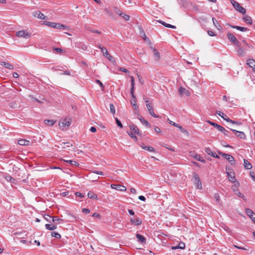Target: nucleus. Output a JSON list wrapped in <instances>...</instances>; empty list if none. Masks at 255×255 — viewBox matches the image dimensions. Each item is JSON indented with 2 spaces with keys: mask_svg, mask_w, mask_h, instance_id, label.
I'll return each instance as SVG.
<instances>
[{
  "mask_svg": "<svg viewBox=\"0 0 255 255\" xmlns=\"http://www.w3.org/2000/svg\"><path fill=\"white\" fill-rule=\"evenodd\" d=\"M219 154L226 159L230 164L233 165L235 164V160L234 157L229 154L224 153L222 152L219 151Z\"/></svg>",
  "mask_w": 255,
  "mask_h": 255,
  "instance_id": "0eeeda50",
  "label": "nucleus"
},
{
  "mask_svg": "<svg viewBox=\"0 0 255 255\" xmlns=\"http://www.w3.org/2000/svg\"><path fill=\"white\" fill-rule=\"evenodd\" d=\"M17 142L20 145H28L30 143L29 140L23 139L18 140Z\"/></svg>",
  "mask_w": 255,
  "mask_h": 255,
  "instance_id": "a878e982",
  "label": "nucleus"
},
{
  "mask_svg": "<svg viewBox=\"0 0 255 255\" xmlns=\"http://www.w3.org/2000/svg\"><path fill=\"white\" fill-rule=\"evenodd\" d=\"M244 165L245 168L247 169H250L252 168V165L251 163L245 159L244 160Z\"/></svg>",
  "mask_w": 255,
  "mask_h": 255,
  "instance_id": "c85d7f7f",
  "label": "nucleus"
},
{
  "mask_svg": "<svg viewBox=\"0 0 255 255\" xmlns=\"http://www.w3.org/2000/svg\"><path fill=\"white\" fill-rule=\"evenodd\" d=\"M130 103H131V105L132 106L134 110H136L138 109V107L136 104V99L135 96H134V98H131V99L130 100Z\"/></svg>",
  "mask_w": 255,
  "mask_h": 255,
  "instance_id": "cd10ccee",
  "label": "nucleus"
},
{
  "mask_svg": "<svg viewBox=\"0 0 255 255\" xmlns=\"http://www.w3.org/2000/svg\"><path fill=\"white\" fill-rule=\"evenodd\" d=\"M134 87H131L130 93V94L131 96V98H134V96H135L134 94Z\"/></svg>",
  "mask_w": 255,
  "mask_h": 255,
  "instance_id": "4d7b16f0",
  "label": "nucleus"
},
{
  "mask_svg": "<svg viewBox=\"0 0 255 255\" xmlns=\"http://www.w3.org/2000/svg\"><path fill=\"white\" fill-rule=\"evenodd\" d=\"M120 16H122L124 18L126 21H128L129 19V15L128 14H126L125 13H123L122 12L120 13Z\"/></svg>",
  "mask_w": 255,
  "mask_h": 255,
  "instance_id": "a18cd8bd",
  "label": "nucleus"
},
{
  "mask_svg": "<svg viewBox=\"0 0 255 255\" xmlns=\"http://www.w3.org/2000/svg\"><path fill=\"white\" fill-rule=\"evenodd\" d=\"M61 146L63 148L68 149L69 150L71 149H74V146L72 143L70 142H62L61 144Z\"/></svg>",
  "mask_w": 255,
  "mask_h": 255,
  "instance_id": "4468645a",
  "label": "nucleus"
},
{
  "mask_svg": "<svg viewBox=\"0 0 255 255\" xmlns=\"http://www.w3.org/2000/svg\"><path fill=\"white\" fill-rule=\"evenodd\" d=\"M16 35L19 37H23L28 38L30 36V33L26 32L25 30H20L16 32Z\"/></svg>",
  "mask_w": 255,
  "mask_h": 255,
  "instance_id": "9d476101",
  "label": "nucleus"
},
{
  "mask_svg": "<svg viewBox=\"0 0 255 255\" xmlns=\"http://www.w3.org/2000/svg\"><path fill=\"white\" fill-rule=\"evenodd\" d=\"M106 58H108V60L110 61L111 62H116L115 59L114 57H113L110 54L108 55V56Z\"/></svg>",
  "mask_w": 255,
  "mask_h": 255,
  "instance_id": "864d4df0",
  "label": "nucleus"
},
{
  "mask_svg": "<svg viewBox=\"0 0 255 255\" xmlns=\"http://www.w3.org/2000/svg\"><path fill=\"white\" fill-rule=\"evenodd\" d=\"M32 15L34 17H37L41 19H44L46 18V16L40 11H35L33 12Z\"/></svg>",
  "mask_w": 255,
  "mask_h": 255,
  "instance_id": "2eb2a0df",
  "label": "nucleus"
},
{
  "mask_svg": "<svg viewBox=\"0 0 255 255\" xmlns=\"http://www.w3.org/2000/svg\"><path fill=\"white\" fill-rule=\"evenodd\" d=\"M55 28L59 29H68L69 28L67 26L61 24L59 23H56Z\"/></svg>",
  "mask_w": 255,
  "mask_h": 255,
  "instance_id": "72a5a7b5",
  "label": "nucleus"
},
{
  "mask_svg": "<svg viewBox=\"0 0 255 255\" xmlns=\"http://www.w3.org/2000/svg\"><path fill=\"white\" fill-rule=\"evenodd\" d=\"M129 128L131 129V130L132 131V132L138 135H140L141 134L139 131L138 128L134 124L130 125L129 126Z\"/></svg>",
  "mask_w": 255,
  "mask_h": 255,
  "instance_id": "dca6fc26",
  "label": "nucleus"
},
{
  "mask_svg": "<svg viewBox=\"0 0 255 255\" xmlns=\"http://www.w3.org/2000/svg\"><path fill=\"white\" fill-rule=\"evenodd\" d=\"M44 123L46 125L51 127L55 123V121L53 120H45Z\"/></svg>",
  "mask_w": 255,
  "mask_h": 255,
  "instance_id": "7c9ffc66",
  "label": "nucleus"
},
{
  "mask_svg": "<svg viewBox=\"0 0 255 255\" xmlns=\"http://www.w3.org/2000/svg\"><path fill=\"white\" fill-rule=\"evenodd\" d=\"M88 197L90 199H93L94 200L98 199L97 195L92 191H89L88 193Z\"/></svg>",
  "mask_w": 255,
  "mask_h": 255,
  "instance_id": "bb28decb",
  "label": "nucleus"
},
{
  "mask_svg": "<svg viewBox=\"0 0 255 255\" xmlns=\"http://www.w3.org/2000/svg\"><path fill=\"white\" fill-rule=\"evenodd\" d=\"M207 32H208V34L211 36H214L216 35V34L215 33V32L212 30H208L207 31Z\"/></svg>",
  "mask_w": 255,
  "mask_h": 255,
  "instance_id": "13d9d810",
  "label": "nucleus"
},
{
  "mask_svg": "<svg viewBox=\"0 0 255 255\" xmlns=\"http://www.w3.org/2000/svg\"><path fill=\"white\" fill-rule=\"evenodd\" d=\"M111 187L113 189L120 191H126V187L120 184H111Z\"/></svg>",
  "mask_w": 255,
  "mask_h": 255,
  "instance_id": "f8f14e48",
  "label": "nucleus"
},
{
  "mask_svg": "<svg viewBox=\"0 0 255 255\" xmlns=\"http://www.w3.org/2000/svg\"><path fill=\"white\" fill-rule=\"evenodd\" d=\"M154 131L157 133H160V129L159 128H158L157 126H155L154 128Z\"/></svg>",
  "mask_w": 255,
  "mask_h": 255,
  "instance_id": "338daca9",
  "label": "nucleus"
},
{
  "mask_svg": "<svg viewBox=\"0 0 255 255\" xmlns=\"http://www.w3.org/2000/svg\"><path fill=\"white\" fill-rule=\"evenodd\" d=\"M150 48L152 50L155 59L156 60H159L160 59V54L158 50L155 47L152 46H150Z\"/></svg>",
  "mask_w": 255,
  "mask_h": 255,
  "instance_id": "f3484780",
  "label": "nucleus"
},
{
  "mask_svg": "<svg viewBox=\"0 0 255 255\" xmlns=\"http://www.w3.org/2000/svg\"><path fill=\"white\" fill-rule=\"evenodd\" d=\"M214 199L216 203H219L220 201V196L219 194L215 193L214 196Z\"/></svg>",
  "mask_w": 255,
  "mask_h": 255,
  "instance_id": "3c124183",
  "label": "nucleus"
},
{
  "mask_svg": "<svg viewBox=\"0 0 255 255\" xmlns=\"http://www.w3.org/2000/svg\"><path fill=\"white\" fill-rule=\"evenodd\" d=\"M205 151L208 154L210 155L212 157L214 156V154L215 152L212 151L210 148L206 147L205 149Z\"/></svg>",
  "mask_w": 255,
  "mask_h": 255,
  "instance_id": "ea45409f",
  "label": "nucleus"
},
{
  "mask_svg": "<svg viewBox=\"0 0 255 255\" xmlns=\"http://www.w3.org/2000/svg\"><path fill=\"white\" fill-rule=\"evenodd\" d=\"M82 212L85 214H88L90 212V211L87 208H83L82 209Z\"/></svg>",
  "mask_w": 255,
  "mask_h": 255,
  "instance_id": "774afa93",
  "label": "nucleus"
},
{
  "mask_svg": "<svg viewBox=\"0 0 255 255\" xmlns=\"http://www.w3.org/2000/svg\"><path fill=\"white\" fill-rule=\"evenodd\" d=\"M136 236L138 239V242H140L141 243H145L146 239L143 236L137 234H136Z\"/></svg>",
  "mask_w": 255,
  "mask_h": 255,
  "instance_id": "2f4dec72",
  "label": "nucleus"
},
{
  "mask_svg": "<svg viewBox=\"0 0 255 255\" xmlns=\"http://www.w3.org/2000/svg\"><path fill=\"white\" fill-rule=\"evenodd\" d=\"M185 244L182 242H180V243H178V246H172L171 247V249L173 250H176L178 249H184L185 248Z\"/></svg>",
  "mask_w": 255,
  "mask_h": 255,
  "instance_id": "5701e85b",
  "label": "nucleus"
},
{
  "mask_svg": "<svg viewBox=\"0 0 255 255\" xmlns=\"http://www.w3.org/2000/svg\"><path fill=\"white\" fill-rule=\"evenodd\" d=\"M96 83L99 84V85L100 86V87L101 88L102 90H104V88H105L103 84L99 80H96Z\"/></svg>",
  "mask_w": 255,
  "mask_h": 255,
  "instance_id": "5fc2aeb1",
  "label": "nucleus"
},
{
  "mask_svg": "<svg viewBox=\"0 0 255 255\" xmlns=\"http://www.w3.org/2000/svg\"><path fill=\"white\" fill-rule=\"evenodd\" d=\"M226 173L228 175L229 180L233 183L237 182L238 181L236 179L235 173L234 172L233 170L228 167H226Z\"/></svg>",
  "mask_w": 255,
  "mask_h": 255,
  "instance_id": "f03ea898",
  "label": "nucleus"
},
{
  "mask_svg": "<svg viewBox=\"0 0 255 255\" xmlns=\"http://www.w3.org/2000/svg\"><path fill=\"white\" fill-rule=\"evenodd\" d=\"M92 172H93L95 174H98V175H104L103 173L101 171L94 170V171H92Z\"/></svg>",
  "mask_w": 255,
  "mask_h": 255,
  "instance_id": "e2e57ef3",
  "label": "nucleus"
},
{
  "mask_svg": "<svg viewBox=\"0 0 255 255\" xmlns=\"http://www.w3.org/2000/svg\"><path fill=\"white\" fill-rule=\"evenodd\" d=\"M45 24L49 27L55 28L56 26V23L51 22L49 21H45Z\"/></svg>",
  "mask_w": 255,
  "mask_h": 255,
  "instance_id": "de8ad7c7",
  "label": "nucleus"
},
{
  "mask_svg": "<svg viewBox=\"0 0 255 255\" xmlns=\"http://www.w3.org/2000/svg\"><path fill=\"white\" fill-rule=\"evenodd\" d=\"M244 21L246 22V23L251 25L253 23L252 18L250 16L246 15L245 14L243 15V17Z\"/></svg>",
  "mask_w": 255,
  "mask_h": 255,
  "instance_id": "6ab92c4d",
  "label": "nucleus"
},
{
  "mask_svg": "<svg viewBox=\"0 0 255 255\" xmlns=\"http://www.w3.org/2000/svg\"><path fill=\"white\" fill-rule=\"evenodd\" d=\"M110 111L113 114H115L116 113L115 106L113 104H110Z\"/></svg>",
  "mask_w": 255,
  "mask_h": 255,
  "instance_id": "603ef678",
  "label": "nucleus"
},
{
  "mask_svg": "<svg viewBox=\"0 0 255 255\" xmlns=\"http://www.w3.org/2000/svg\"><path fill=\"white\" fill-rule=\"evenodd\" d=\"M227 36L229 40L237 47L241 46V43L236 37L231 33H227Z\"/></svg>",
  "mask_w": 255,
  "mask_h": 255,
  "instance_id": "1a4fd4ad",
  "label": "nucleus"
},
{
  "mask_svg": "<svg viewBox=\"0 0 255 255\" xmlns=\"http://www.w3.org/2000/svg\"><path fill=\"white\" fill-rule=\"evenodd\" d=\"M53 50L59 54H63L65 51L60 48H53Z\"/></svg>",
  "mask_w": 255,
  "mask_h": 255,
  "instance_id": "49530a36",
  "label": "nucleus"
},
{
  "mask_svg": "<svg viewBox=\"0 0 255 255\" xmlns=\"http://www.w3.org/2000/svg\"><path fill=\"white\" fill-rule=\"evenodd\" d=\"M99 47L101 49L102 52L103 53V55L106 57H107L108 56V55L110 54L107 49L105 47H102L101 45H100Z\"/></svg>",
  "mask_w": 255,
  "mask_h": 255,
  "instance_id": "c756f323",
  "label": "nucleus"
},
{
  "mask_svg": "<svg viewBox=\"0 0 255 255\" xmlns=\"http://www.w3.org/2000/svg\"><path fill=\"white\" fill-rule=\"evenodd\" d=\"M216 114L220 116V117H221L224 120L226 121V119H227V117L226 116H227L225 115L224 113L221 112L220 111H217Z\"/></svg>",
  "mask_w": 255,
  "mask_h": 255,
  "instance_id": "09e8293b",
  "label": "nucleus"
},
{
  "mask_svg": "<svg viewBox=\"0 0 255 255\" xmlns=\"http://www.w3.org/2000/svg\"><path fill=\"white\" fill-rule=\"evenodd\" d=\"M47 217L49 218H51L52 222L55 223L56 221H63L62 219L58 218L57 217L54 216L52 217L47 215Z\"/></svg>",
  "mask_w": 255,
  "mask_h": 255,
  "instance_id": "a19ab883",
  "label": "nucleus"
},
{
  "mask_svg": "<svg viewBox=\"0 0 255 255\" xmlns=\"http://www.w3.org/2000/svg\"><path fill=\"white\" fill-rule=\"evenodd\" d=\"M230 130L235 134L237 137L243 139H246V136L244 132L238 131L232 128H230Z\"/></svg>",
  "mask_w": 255,
  "mask_h": 255,
  "instance_id": "9b49d317",
  "label": "nucleus"
},
{
  "mask_svg": "<svg viewBox=\"0 0 255 255\" xmlns=\"http://www.w3.org/2000/svg\"><path fill=\"white\" fill-rule=\"evenodd\" d=\"M141 147L145 149V150H147L149 151H150V152H154L155 151V149L153 147H151V146H143V145H141Z\"/></svg>",
  "mask_w": 255,
  "mask_h": 255,
  "instance_id": "58836bf2",
  "label": "nucleus"
},
{
  "mask_svg": "<svg viewBox=\"0 0 255 255\" xmlns=\"http://www.w3.org/2000/svg\"><path fill=\"white\" fill-rule=\"evenodd\" d=\"M51 235L52 237L56 238V239H60L61 238V235L57 232H52Z\"/></svg>",
  "mask_w": 255,
  "mask_h": 255,
  "instance_id": "8fccbe9b",
  "label": "nucleus"
},
{
  "mask_svg": "<svg viewBox=\"0 0 255 255\" xmlns=\"http://www.w3.org/2000/svg\"><path fill=\"white\" fill-rule=\"evenodd\" d=\"M131 78V87H134V80L133 76H130Z\"/></svg>",
  "mask_w": 255,
  "mask_h": 255,
  "instance_id": "69168bd1",
  "label": "nucleus"
},
{
  "mask_svg": "<svg viewBox=\"0 0 255 255\" xmlns=\"http://www.w3.org/2000/svg\"><path fill=\"white\" fill-rule=\"evenodd\" d=\"M0 64L1 66H3V67H4L5 68H7L8 69H13V66L12 64H11L9 63H7L6 62L1 61V62H0Z\"/></svg>",
  "mask_w": 255,
  "mask_h": 255,
  "instance_id": "b1692460",
  "label": "nucleus"
},
{
  "mask_svg": "<svg viewBox=\"0 0 255 255\" xmlns=\"http://www.w3.org/2000/svg\"><path fill=\"white\" fill-rule=\"evenodd\" d=\"M231 3L237 11H239L243 14H246V9L243 7H242L239 2L236 1L235 0H231Z\"/></svg>",
  "mask_w": 255,
  "mask_h": 255,
  "instance_id": "7ed1b4c3",
  "label": "nucleus"
},
{
  "mask_svg": "<svg viewBox=\"0 0 255 255\" xmlns=\"http://www.w3.org/2000/svg\"><path fill=\"white\" fill-rule=\"evenodd\" d=\"M168 122L170 125H173V126L178 128L183 133H187L188 131L185 129L183 128L181 126L178 125V124H176L171 121H170L169 119H168Z\"/></svg>",
  "mask_w": 255,
  "mask_h": 255,
  "instance_id": "ddd939ff",
  "label": "nucleus"
},
{
  "mask_svg": "<svg viewBox=\"0 0 255 255\" xmlns=\"http://www.w3.org/2000/svg\"><path fill=\"white\" fill-rule=\"evenodd\" d=\"M194 157L195 159H196L198 161H199L200 160V159L202 158V157L200 156V155L198 154H196L194 156Z\"/></svg>",
  "mask_w": 255,
  "mask_h": 255,
  "instance_id": "bf43d9fd",
  "label": "nucleus"
},
{
  "mask_svg": "<svg viewBox=\"0 0 255 255\" xmlns=\"http://www.w3.org/2000/svg\"><path fill=\"white\" fill-rule=\"evenodd\" d=\"M246 214L251 218L252 216H254V214L255 213L253 212V211L250 209H246Z\"/></svg>",
  "mask_w": 255,
  "mask_h": 255,
  "instance_id": "79ce46f5",
  "label": "nucleus"
},
{
  "mask_svg": "<svg viewBox=\"0 0 255 255\" xmlns=\"http://www.w3.org/2000/svg\"><path fill=\"white\" fill-rule=\"evenodd\" d=\"M238 47L239 48L238 50L237 51L238 54L241 56L244 55L245 54V50L242 48H241L240 46Z\"/></svg>",
  "mask_w": 255,
  "mask_h": 255,
  "instance_id": "c03bdc74",
  "label": "nucleus"
},
{
  "mask_svg": "<svg viewBox=\"0 0 255 255\" xmlns=\"http://www.w3.org/2000/svg\"><path fill=\"white\" fill-rule=\"evenodd\" d=\"M234 247L236 248H237V249H240V250H247V249H246V248L245 247H239V246H238L237 245H234Z\"/></svg>",
  "mask_w": 255,
  "mask_h": 255,
  "instance_id": "680f3d73",
  "label": "nucleus"
},
{
  "mask_svg": "<svg viewBox=\"0 0 255 255\" xmlns=\"http://www.w3.org/2000/svg\"><path fill=\"white\" fill-rule=\"evenodd\" d=\"M115 120L117 125L121 128H122L123 126L121 121L117 118L115 119Z\"/></svg>",
  "mask_w": 255,
  "mask_h": 255,
  "instance_id": "6e6d98bb",
  "label": "nucleus"
},
{
  "mask_svg": "<svg viewBox=\"0 0 255 255\" xmlns=\"http://www.w3.org/2000/svg\"><path fill=\"white\" fill-rule=\"evenodd\" d=\"M65 161H66V162L69 163L70 164H71L72 165H75L76 166H78L79 165V164L75 160H65Z\"/></svg>",
  "mask_w": 255,
  "mask_h": 255,
  "instance_id": "37998d69",
  "label": "nucleus"
},
{
  "mask_svg": "<svg viewBox=\"0 0 255 255\" xmlns=\"http://www.w3.org/2000/svg\"><path fill=\"white\" fill-rule=\"evenodd\" d=\"M247 64L251 68H253V70L255 72V60L253 59H249L247 61Z\"/></svg>",
  "mask_w": 255,
  "mask_h": 255,
  "instance_id": "a211bd4d",
  "label": "nucleus"
},
{
  "mask_svg": "<svg viewBox=\"0 0 255 255\" xmlns=\"http://www.w3.org/2000/svg\"><path fill=\"white\" fill-rule=\"evenodd\" d=\"M45 226L46 229L49 231H52L55 230L57 228V226L56 225H53L51 224H46Z\"/></svg>",
  "mask_w": 255,
  "mask_h": 255,
  "instance_id": "c9c22d12",
  "label": "nucleus"
},
{
  "mask_svg": "<svg viewBox=\"0 0 255 255\" xmlns=\"http://www.w3.org/2000/svg\"><path fill=\"white\" fill-rule=\"evenodd\" d=\"M227 117V119H226V121L228 122H230L233 124H235L237 125H241V123L238 122V121H235L231 120L229 118H228L227 116H226Z\"/></svg>",
  "mask_w": 255,
  "mask_h": 255,
  "instance_id": "4c0bfd02",
  "label": "nucleus"
},
{
  "mask_svg": "<svg viewBox=\"0 0 255 255\" xmlns=\"http://www.w3.org/2000/svg\"><path fill=\"white\" fill-rule=\"evenodd\" d=\"M240 183L237 181L234 183V185L232 186V189L238 197L243 199L244 200H246L245 196L242 193H241L239 191V190L238 189Z\"/></svg>",
  "mask_w": 255,
  "mask_h": 255,
  "instance_id": "20e7f679",
  "label": "nucleus"
},
{
  "mask_svg": "<svg viewBox=\"0 0 255 255\" xmlns=\"http://www.w3.org/2000/svg\"><path fill=\"white\" fill-rule=\"evenodd\" d=\"M193 178L194 179V184L197 189H202V183L198 175V174L194 172L193 174Z\"/></svg>",
  "mask_w": 255,
  "mask_h": 255,
  "instance_id": "6e6552de",
  "label": "nucleus"
},
{
  "mask_svg": "<svg viewBox=\"0 0 255 255\" xmlns=\"http://www.w3.org/2000/svg\"><path fill=\"white\" fill-rule=\"evenodd\" d=\"M179 94L181 95H186V96H188L190 95V92L188 90H186L185 88H180L179 90Z\"/></svg>",
  "mask_w": 255,
  "mask_h": 255,
  "instance_id": "393cba45",
  "label": "nucleus"
},
{
  "mask_svg": "<svg viewBox=\"0 0 255 255\" xmlns=\"http://www.w3.org/2000/svg\"><path fill=\"white\" fill-rule=\"evenodd\" d=\"M158 21H159V22H160V23H161L162 25H163L164 26H165L166 27L171 28L173 29H175L176 28L175 25H173L170 24L166 23L163 21L160 20Z\"/></svg>",
  "mask_w": 255,
  "mask_h": 255,
  "instance_id": "473e14b6",
  "label": "nucleus"
},
{
  "mask_svg": "<svg viewBox=\"0 0 255 255\" xmlns=\"http://www.w3.org/2000/svg\"><path fill=\"white\" fill-rule=\"evenodd\" d=\"M75 195L77 196V197H81V198H83L84 197V195L80 193V192H77L75 193Z\"/></svg>",
  "mask_w": 255,
  "mask_h": 255,
  "instance_id": "0e129e2a",
  "label": "nucleus"
},
{
  "mask_svg": "<svg viewBox=\"0 0 255 255\" xmlns=\"http://www.w3.org/2000/svg\"><path fill=\"white\" fill-rule=\"evenodd\" d=\"M138 119L141 122V123L146 127H150V125L148 122L143 118L141 116L138 115L137 117Z\"/></svg>",
  "mask_w": 255,
  "mask_h": 255,
  "instance_id": "4be33fe9",
  "label": "nucleus"
},
{
  "mask_svg": "<svg viewBox=\"0 0 255 255\" xmlns=\"http://www.w3.org/2000/svg\"><path fill=\"white\" fill-rule=\"evenodd\" d=\"M145 102L146 103V107L147 108L149 114L154 118H159V116L156 115V114H154L153 106L151 104L149 103L148 101L145 100Z\"/></svg>",
  "mask_w": 255,
  "mask_h": 255,
  "instance_id": "423d86ee",
  "label": "nucleus"
},
{
  "mask_svg": "<svg viewBox=\"0 0 255 255\" xmlns=\"http://www.w3.org/2000/svg\"><path fill=\"white\" fill-rule=\"evenodd\" d=\"M5 179L6 181L12 183H14L15 179L13 178L11 176L7 175L5 176Z\"/></svg>",
  "mask_w": 255,
  "mask_h": 255,
  "instance_id": "e433bc0d",
  "label": "nucleus"
},
{
  "mask_svg": "<svg viewBox=\"0 0 255 255\" xmlns=\"http://www.w3.org/2000/svg\"><path fill=\"white\" fill-rule=\"evenodd\" d=\"M71 124V119L69 118L61 119L59 123V126L61 128L64 129L69 127Z\"/></svg>",
  "mask_w": 255,
  "mask_h": 255,
  "instance_id": "f257e3e1",
  "label": "nucleus"
},
{
  "mask_svg": "<svg viewBox=\"0 0 255 255\" xmlns=\"http://www.w3.org/2000/svg\"><path fill=\"white\" fill-rule=\"evenodd\" d=\"M231 27L233 28L237 29L241 31H246L248 30V28L244 27H241L239 26L233 25L231 26Z\"/></svg>",
  "mask_w": 255,
  "mask_h": 255,
  "instance_id": "f704fd0d",
  "label": "nucleus"
},
{
  "mask_svg": "<svg viewBox=\"0 0 255 255\" xmlns=\"http://www.w3.org/2000/svg\"><path fill=\"white\" fill-rule=\"evenodd\" d=\"M119 70L120 71L123 72L124 73H128V71L127 69L123 68V67H120L119 68Z\"/></svg>",
  "mask_w": 255,
  "mask_h": 255,
  "instance_id": "052dcab7",
  "label": "nucleus"
},
{
  "mask_svg": "<svg viewBox=\"0 0 255 255\" xmlns=\"http://www.w3.org/2000/svg\"><path fill=\"white\" fill-rule=\"evenodd\" d=\"M130 221L132 224L136 225V226H139V225H141V224L142 223L141 220L139 218L134 219L131 218L130 219Z\"/></svg>",
  "mask_w": 255,
  "mask_h": 255,
  "instance_id": "412c9836",
  "label": "nucleus"
},
{
  "mask_svg": "<svg viewBox=\"0 0 255 255\" xmlns=\"http://www.w3.org/2000/svg\"><path fill=\"white\" fill-rule=\"evenodd\" d=\"M211 125L215 127L219 131L223 132L225 135H229V131L227 130L224 127L219 125L216 123H214L211 121H208Z\"/></svg>",
  "mask_w": 255,
  "mask_h": 255,
  "instance_id": "39448f33",
  "label": "nucleus"
},
{
  "mask_svg": "<svg viewBox=\"0 0 255 255\" xmlns=\"http://www.w3.org/2000/svg\"><path fill=\"white\" fill-rule=\"evenodd\" d=\"M212 21L214 26L217 29H218L219 30H221L222 29V26L215 17L212 18Z\"/></svg>",
  "mask_w": 255,
  "mask_h": 255,
  "instance_id": "aec40b11",
  "label": "nucleus"
}]
</instances>
